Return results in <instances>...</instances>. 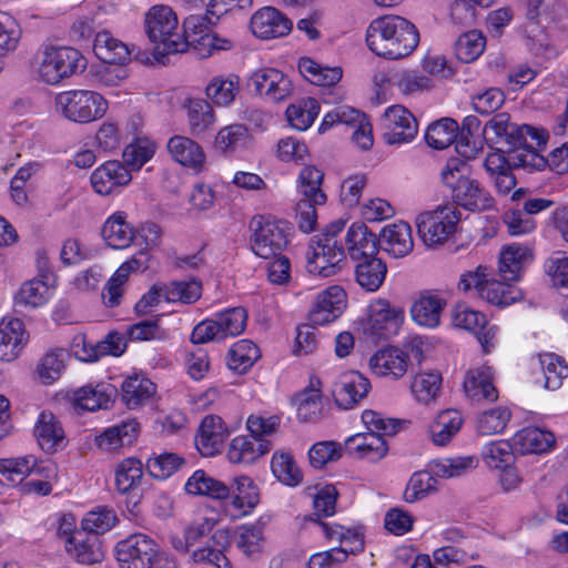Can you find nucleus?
Segmentation results:
<instances>
[{
	"label": "nucleus",
	"mask_w": 568,
	"mask_h": 568,
	"mask_svg": "<svg viewBox=\"0 0 568 568\" xmlns=\"http://www.w3.org/2000/svg\"><path fill=\"white\" fill-rule=\"evenodd\" d=\"M369 50L387 60H399L410 55L419 43L415 24L407 19L387 14L374 19L366 31Z\"/></svg>",
	"instance_id": "obj_1"
},
{
	"label": "nucleus",
	"mask_w": 568,
	"mask_h": 568,
	"mask_svg": "<svg viewBox=\"0 0 568 568\" xmlns=\"http://www.w3.org/2000/svg\"><path fill=\"white\" fill-rule=\"evenodd\" d=\"M232 488L209 476L203 470H196L186 481L185 490L192 495H203L214 499L232 498L231 505L237 511L233 516L244 515L260 501L258 489L247 476L234 478Z\"/></svg>",
	"instance_id": "obj_2"
},
{
	"label": "nucleus",
	"mask_w": 568,
	"mask_h": 568,
	"mask_svg": "<svg viewBox=\"0 0 568 568\" xmlns=\"http://www.w3.org/2000/svg\"><path fill=\"white\" fill-rule=\"evenodd\" d=\"M280 427V417L251 415L246 420L247 436H236L229 445L227 457L233 464H253L273 447L270 436Z\"/></svg>",
	"instance_id": "obj_3"
},
{
	"label": "nucleus",
	"mask_w": 568,
	"mask_h": 568,
	"mask_svg": "<svg viewBox=\"0 0 568 568\" xmlns=\"http://www.w3.org/2000/svg\"><path fill=\"white\" fill-rule=\"evenodd\" d=\"M345 222H332L318 235L314 236L306 253L307 271L322 277L335 275L345 260V247L338 235L343 232Z\"/></svg>",
	"instance_id": "obj_4"
},
{
	"label": "nucleus",
	"mask_w": 568,
	"mask_h": 568,
	"mask_svg": "<svg viewBox=\"0 0 568 568\" xmlns=\"http://www.w3.org/2000/svg\"><path fill=\"white\" fill-rule=\"evenodd\" d=\"M466 163L449 159L442 171L443 183L450 189L453 202L469 211H487L495 206L490 193L475 179L463 174Z\"/></svg>",
	"instance_id": "obj_5"
},
{
	"label": "nucleus",
	"mask_w": 568,
	"mask_h": 568,
	"mask_svg": "<svg viewBox=\"0 0 568 568\" xmlns=\"http://www.w3.org/2000/svg\"><path fill=\"white\" fill-rule=\"evenodd\" d=\"M145 31L149 39L156 43L154 55L164 57L170 53H182L186 51L185 42H182L181 34L174 32L178 27V18L168 6H154L145 14Z\"/></svg>",
	"instance_id": "obj_6"
},
{
	"label": "nucleus",
	"mask_w": 568,
	"mask_h": 568,
	"mask_svg": "<svg viewBox=\"0 0 568 568\" xmlns=\"http://www.w3.org/2000/svg\"><path fill=\"white\" fill-rule=\"evenodd\" d=\"M87 61L81 52L71 47H44L40 52L39 75L43 82L54 85L63 79L82 72Z\"/></svg>",
	"instance_id": "obj_7"
},
{
	"label": "nucleus",
	"mask_w": 568,
	"mask_h": 568,
	"mask_svg": "<svg viewBox=\"0 0 568 568\" xmlns=\"http://www.w3.org/2000/svg\"><path fill=\"white\" fill-rule=\"evenodd\" d=\"M251 247L255 255L262 258H273L287 247L290 227L287 223L257 215L251 220Z\"/></svg>",
	"instance_id": "obj_8"
},
{
	"label": "nucleus",
	"mask_w": 568,
	"mask_h": 568,
	"mask_svg": "<svg viewBox=\"0 0 568 568\" xmlns=\"http://www.w3.org/2000/svg\"><path fill=\"white\" fill-rule=\"evenodd\" d=\"M55 109L70 121L89 123L105 114L108 103L94 91L72 90L55 97Z\"/></svg>",
	"instance_id": "obj_9"
},
{
	"label": "nucleus",
	"mask_w": 568,
	"mask_h": 568,
	"mask_svg": "<svg viewBox=\"0 0 568 568\" xmlns=\"http://www.w3.org/2000/svg\"><path fill=\"white\" fill-rule=\"evenodd\" d=\"M460 212L454 205L438 206L417 217L418 234L427 246L443 244L456 231Z\"/></svg>",
	"instance_id": "obj_10"
},
{
	"label": "nucleus",
	"mask_w": 568,
	"mask_h": 568,
	"mask_svg": "<svg viewBox=\"0 0 568 568\" xmlns=\"http://www.w3.org/2000/svg\"><path fill=\"white\" fill-rule=\"evenodd\" d=\"M403 320L402 308L393 306L387 300H376L368 307L364 333L373 343L386 341L398 333Z\"/></svg>",
	"instance_id": "obj_11"
},
{
	"label": "nucleus",
	"mask_w": 568,
	"mask_h": 568,
	"mask_svg": "<svg viewBox=\"0 0 568 568\" xmlns=\"http://www.w3.org/2000/svg\"><path fill=\"white\" fill-rule=\"evenodd\" d=\"M156 555V542L144 534L131 535L115 546L120 568H151Z\"/></svg>",
	"instance_id": "obj_12"
},
{
	"label": "nucleus",
	"mask_w": 568,
	"mask_h": 568,
	"mask_svg": "<svg viewBox=\"0 0 568 568\" xmlns=\"http://www.w3.org/2000/svg\"><path fill=\"white\" fill-rule=\"evenodd\" d=\"M383 128L384 141L389 145L409 143L418 132L417 120L402 105H392L386 109L383 115Z\"/></svg>",
	"instance_id": "obj_13"
},
{
	"label": "nucleus",
	"mask_w": 568,
	"mask_h": 568,
	"mask_svg": "<svg viewBox=\"0 0 568 568\" xmlns=\"http://www.w3.org/2000/svg\"><path fill=\"white\" fill-rule=\"evenodd\" d=\"M371 389L369 381L357 371L342 373L334 382L332 395L336 405L343 409H352Z\"/></svg>",
	"instance_id": "obj_14"
},
{
	"label": "nucleus",
	"mask_w": 568,
	"mask_h": 568,
	"mask_svg": "<svg viewBox=\"0 0 568 568\" xmlns=\"http://www.w3.org/2000/svg\"><path fill=\"white\" fill-rule=\"evenodd\" d=\"M254 91L273 102L286 99L292 92V82L286 74L273 68L255 71L248 81Z\"/></svg>",
	"instance_id": "obj_15"
},
{
	"label": "nucleus",
	"mask_w": 568,
	"mask_h": 568,
	"mask_svg": "<svg viewBox=\"0 0 568 568\" xmlns=\"http://www.w3.org/2000/svg\"><path fill=\"white\" fill-rule=\"evenodd\" d=\"M131 180L130 169L118 160L104 162L92 172L90 178L94 192L100 195L115 193L128 185Z\"/></svg>",
	"instance_id": "obj_16"
},
{
	"label": "nucleus",
	"mask_w": 568,
	"mask_h": 568,
	"mask_svg": "<svg viewBox=\"0 0 568 568\" xmlns=\"http://www.w3.org/2000/svg\"><path fill=\"white\" fill-rule=\"evenodd\" d=\"M65 550L71 558L82 565L101 562L104 558L100 537L88 530L73 531L65 541Z\"/></svg>",
	"instance_id": "obj_17"
},
{
	"label": "nucleus",
	"mask_w": 568,
	"mask_h": 568,
	"mask_svg": "<svg viewBox=\"0 0 568 568\" xmlns=\"http://www.w3.org/2000/svg\"><path fill=\"white\" fill-rule=\"evenodd\" d=\"M0 474L8 483L16 485L21 484L24 477L30 474L44 475L47 479L54 477L57 467L53 463L40 465L37 458L30 455L19 458L0 459Z\"/></svg>",
	"instance_id": "obj_18"
},
{
	"label": "nucleus",
	"mask_w": 568,
	"mask_h": 568,
	"mask_svg": "<svg viewBox=\"0 0 568 568\" xmlns=\"http://www.w3.org/2000/svg\"><path fill=\"white\" fill-rule=\"evenodd\" d=\"M525 9L526 18L541 27L549 29L551 27L564 26L567 19V10L559 0H519Z\"/></svg>",
	"instance_id": "obj_19"
},
{
	"label": "nucleus",
	"mask_w": 568,
	"mask_h": 568,
	"mask_svg": "<svg viewBox=\"0 0 568 568\" xmlns=\"http://www.w3.org/2000/svg\"><path fill=\"white\" fill-rule=\"evenodd\" d=\"M292 27V21L273 7L262 8L251 18L252 32L261 39L284 37Z\"/></svg>",
	"instance_id": "obj_20"
},
{
	"label": "nucleus",
	"mask_w": 568,
	"mask_h": 568,
	"mask_svg": "<svg viewBox=\"0 0 568 568\" xmlns=\"http://www.w3.org/2000/svg\"><path fill=\"white\" fill-rule=\"evenodd\" d=\"M345 252L353 261L375 257L378 253L379 242L364 223H353L345 235Z\"/></svg>",
	"instance_id": "obj_21"
},
{
	"label": "nucleus",
	"mask_w": 568,
	"mask_h": 568,
	"mask_svg": "<svg viewBox=\"0 0 568 568\" xmlns=\"http://www.w3.org/2000/svg\"><path fill=\"white\" fill-rule=\"evenodd\" d=\"M27 342L28 334L21 320L12 317L0 322V361L18 358Z\"/></svg>",
	"instance_id": "obj_22"
},
{
	"label": "nucleus",
	"mask_w": 568,
	"mask_h": 568,
	"mask_svg": "<svg viewBox=\"0 0 568 568\" xmlns=\"http://www.w3.org/2000/svg\"><path fill=\"white\" fill-rule=\"evenodd\" d=\"M229 429L220 416L210 415L202 420L195 436V446L201 455L209 457L216 454L226 437Z\"/></svg>",
	"instance_id": "obj_23"
},
{
	"label": "nucleus",
	"mask_w": 568,
	"mask_h": 568,
	"mask_svg": "<svg viewBox=\"0 0 568 568\" xmlns=\"http://www.w3.org/2000/svg\"><path fill=\"white\" fill-rule=\"evenodd\" d=\"M168 151L172 159L183 166L201 172L205 165L203 148L184 135H174L168 141Z\"/></svg>",
	"instance_id": "obj_24"
},
{
	"label": "nucleus",
	"mask_w": 568,
	"mask_h": 568,
	"mask_svg": "<svg viewBox=\"0 0 568 568\" xmlns=\"http://www.w3.org/2000/svg\"><path fill=\"white\" fill-rule=\"evenodd\" d=\"M345 452L358 458L377 462L387 454L388 446L382 435L367 432L348 437L345 440Z\"/></svg>",
	"instance_id": "obj_25"
},
{
	"label": "nucleus",
	"mask_w": 568,
	"mask_h": 568,
	"mask_svg": "<svg viewBox=\"0 0 568 568\" xmlns=\"http://www.w3.org/2000/svg\"><path fill=\"white\" fill-rule=\"evenodd\" d=\"M230 544L229 531L217 529L206 541L205 547L194 550L191 558L196 564H207L215 568H231V564L224 554Z\"/></svg>",
	"instance_id": "obj_26"
},
{
	"label": "nucleus",
	"mask_w": 568,
	"mask_h": 568,
	"mask_svg": "<svg viewBox=\"0 0 568 568\" xmlns=\"http://www.w3.org/2000/svg\"><path fill=\"white\" fill-rule=\"evenodd\" d=\"M379 247L394 257H404L413 251L412 229L406 222L385 226L378 237Z\"/></svg>",
	"instance_id": "obj_27"
},
{
	"label": "nucleus",
	"mask_w": 568,
	"mask_h": 568,
	"mask_svg": "<svg viewBox=\"0 0 568 568\" xmlns=\"http://www.w3.org/2000/svg\"><path fill=\"white\" fill-rule=\"evenodd\" d=\"M139 423L134 419L110 426L101 432L94 439L95 445L104 452H116L130 446L136 438Z\"/></svg>",
	"instance_id": "obj_28"
},
{
	"label": "nucleus",
	"mask_w": 568,
	"mask_h": 568,
	"mask_svg": "<svg viewBox=\"0 0 568 568\" xmlns=\"http://www.w3.org/2000/svg\"><path fill=\"white\" fill-rule=\"evenodd\" d=\"M446 304V300L438 294L429 291L425 292L412 305V317L422 326L429 328L437 327Z\"/></svg>",
	"instance_id": "obj_29"
},
{
	"label": "nucleus",
	"mask_w": 568,
	"mask_h": 568,
	"mask_svg": "<svg viewBox=\"0 0 568 568\" xmlns=\"http://www.w3.org/2000/svg\"><path fill=\"white\" fill-rule=\"evenodd\" d=\"M464 390L467 397L473 400H496L498 392L493 384L491 368L480 366L468 371L464 379Z\"/></svg>",
	"instance_id": "obj_30"
},
{
	"label": "nucleus",
	"mask_w": 568,
	"mask_h": 568,
	"mask_svg": "<svg viewBox=\"0 0 568 568\" xmlns=\"http://www.w3.org/2000/svg\"><path fill=\"white\" fill-rule=\"evenodd\" d=\"M34 435L40 448L53 454L64 445V432L57 419L50 412H42L34 426Z\"/></svg>",
	"instance_id": "obj_31"
},
{
	"label": "nucleus",
	"mask_w": 568,
	"mask_h": 568,
	"mask_svg": "<svg viewBox=\"0 0 568 568\" xmlns=\"http://www.w3.org/2000/svg\"><path fill=\"white\" fill-rule=\"evenodd\" d=\"M407 355L400 349L389 347L378 351L369 359V366L378 376H392L397 379L407 371Z\"/></svg>",
	"instance_id": "obj_32"
},
{
	"label": "nucleus",
	"mask_w": 568,
	"mask_h": 568,
	"mask_svg": "<svg viewBox=\"0 0 568 568\" xmlns=\"http://www.w3.org/2000/svg\"><path fill=\"white\" fill-rule=\"evenodd\" d=\"M95 55L106 64H125L131 61L132 50L109 32H99L93 43Z\"/></svg>",
	"instance_id": "obj_33"
},
{
	"label": "nucleus",
	"mask_w": 568,
	"mask_h": 568,
	"mask_svg": "<svg viewBox=\"0 0 568 568\" xmlns=\"http://www.w3.org/2000/svg\"><path fill=\"white\" fill-rule=\"evenodd\" d=\"M531 250L521 244H509L500 253L499 274L503 281H517L526 263L531 261Z\"/></svg>",
	"instance_id": "obj_34"
},
{
	"label": "nucleus",
	"mask_w": 568,
	"mask_h": 568,
	"mask_svg": "<svg viewBox=\"0 0 568 568\" xmlns=\"http://www.w3.org/2000/svg\"><path fill=\"white\" fill-rule=\"evenodd\" d=\"M102 237L110 247L125 248L135 239V231L126 222L124 212L113 213L103 224Z\"/></svg>",
	"instance_id": "obj_35"
},
{
	"label": "nucleus",
	"mask_w": 568,
	"mask_h": 568,
	"mask_svg": "<svg viewBox=\"0 0 568 568\" xmlns=\"http://www.w3.org/2000/svg\"><path fill=\"white\" fill-rule=\"evenodd\" d=\"M513 442L521 454H541L554 446L555 436L538 427H526L515 434Z\"/></svg>",
	"instance_id": "obj_36"
},
{
	"label": "nucleus",
	"mask_w": 568,
	"mask_h": 568,
	"mask_svg": "<svg viewBox=\"0 0 568 568\" xmlns=\"http://www.w3.org/2000/svg\"><path fill=\"white\" fill-rule=\"evenodd\" d=\"M155 392V384L139 375L129 376L121 387L122 400L131 409L149 403Z\"/></svg>",
	"instance_id": "obj_37"
},
{
	"label": "nucleus",
	"mask_w": 568,
	"mask_h": 568,
	"mask_svg": "<svg viewBox=\"0 0 568 568\" xmlns=\"http://www.w3.org/2000/svg\"><path fill=\"white\" fill-rule=\"evenodd\" d=\"M355 266V278L361 287L367 292L377 291L385 281L387 274L386 263L375 257L357 261Z\"/></svg>",
	"instance_id": "obj_38"
},
{
	"label": "nucleus",
	"mask_w": 568,
	"mask_h": 568,
	"mask_svg": "<svg viewBox=\"0 0 568 568\" xmlns=\"http://www.w3.org/2000/svg\"><path fill=\"white\" fill-rule=\"evenodd\" d=\"M240 92V79L235 74L213 77L205 88L207 99L217 106L232 104Z\"/></svg>",
	"instance_id": "obj_39"
},
{
	"label": "nucleus",
	"mask_w": 568,
	"mask_h": 568,
	"mask_svg": "<svg viewBox=\"0 0 568 568\" xmlns=\"http://www.w3.org/2000/svg\"><path fill=\"white\" fill-rule=\"evenodd\" d=\"M300 73L315 85L331 87L336 84L343 75L339 67H323L311 58H301L298 61Z\"/></svg>",
	"instance_id": "obj_40"
},
{
	"label": "nucleus",
	"mask_w": 568,
	"mask_h": 568,
	"mask_svg": "<svg viewBox=\"0 0 568 568\" xmlns=\"http://www.w3.org/2000/svg\"><path fill=\"white\" fill-rule=\"evenodd\" d=\"M115 389L111 385L83 386L74 392V404L87 410L108 408Z\"/></svg>",
	"instance_id": "obj_41"
},
{
	"label": "nucleus",
	"mask_w": 568,
	"mask_h": 568,
	"mask_svg": "<svg viewBox=\"0 0 568 568\" xmlns=\"http://www.w3.org/2000/svg\"><path fill=\"white\" fill-rule=\"evenodd\" d=\"M462 425L463 418L458 410H443L430 425L433 443L438 446L446 445L459 432Z\"/></svg>",
	"instance_id": "obj_42"
},
{
	"label": "nucleus",
	"mask_w": 568,
	"mask_h": 568,
	"mask_svg": "<svg viewBox=\"0 0 568 568\" xmlns=\"http://www.w3.org/2000/svg\"><path fill=\"white\" fill-rule=\"evenodd\" d=\"M506 282L488 278L480 288V298L499 307H505L520 301L523 297L521 291Z\"/></svg>",
	"instance_id": "obj_43"
},
{
	"label": "nucleus",
	"mask_w": 568,
	"mask_h": 568,
	"mask_svg": "<svg viewBox=\"0 0 568 568\" xmlns=\"http://www.w3.org/2000/svg\"><path fill=\"white\" fill-rule=\"evenodd\" d=\"M213 16H211L207 11L205 14H190L183 21L184 32L181 36L182 42H185L186 50L189 47H194L195 49L201 48V42H203L204 36H210V27L216 23V20H213Z\"/></svg>",
	"instance_id": "obj_44"
},
{
	"label": "nucleus",
	"mask_w": 568,
	"mask_h": 568,
	"mask_svg": "<svg viewBox=\"0 0 568 568\" xmlns=\"http://www.w3.org/2000/svg\"><path fill=\"white\" fill-rule=\"evenodd\" d=\"M126 348V342L124 337L116 332L109 333L103 341H100L92 345L83 343V355L82 361L95 362L102 356L112 355L120 356Z\"/></svg>",
	"instance_id": "obj_45"
},
{
	"label": "nucleus",
	"mask_w": 568,
	"mask_h": 568,
	"mask_svg": "<svg viewBox=\"0 0 568 568\" xmlns=\"http://www.w3.org/2000/svg\"><path fill=\"white\" fill-rule=\"evenodd\" d=\"M539 364L544 373V386L547 389H558L562 385V381L568 377L566 361L555 353L540 354Z\"/></svg>",
	"instance_id": "obj_46"
},
{
	"label": "nucleus",
	"mask_w": 568,
	"mask_h": 568,
	"mask_svg": "<svg viewBox=\"0 0 568 568\" xmlns=\"http://www.w3.org/2000/svg\"><path fill=\"white\" fill-rule=\"evenodd\" d=\"M457 122L450 118H444L428 126L425 139L429 146L443 150L453 143L457 145Z\"/></svg>",
	"instance_id": "obj_47"
},
{
	"label": "nucleus",
	"mask_w": 568,
	"mask_h": 568,
	"mask_svg": "<svg viewBox=\"0 0 568 568\" xmlns=\"http://www.w3.org/2000/svg\"><path fill=\"white\" fill-rule=\"evenodd\" d=\"M143 477L141 460L130 457L122 460L115 470V485L118 491L126 494L140 486Z\"/></svg>",
	"instance_id": "obj_48"
},
{
	"label": "nucleus",
	"mask_w": 568,
	"mask_h": 568,
	"mask_svg": "<svg viewBox=\"0 0 568 568\" xmlns=\"http://www.w3.org/2000/svg\"><path fill=\"white\" fill-rule=\"evenodd\" d=\"M318 112L320 104L317 100L314 98H307L297 104H291L286 109V118L293 128L304 131L313 124Z\"/></svg>",
	"instance_id": "obj_49"
},
{
	"label": "nucleus",
	"mask_w": 568,
	"mask_h": 568,
	"mask_svg": "<svg viewBox=\"0 0 568 568\" xmlns=\"http://www.w3.org/2000/svg\"><path fill=\"white\" fill-rule=\"evenodd\" d=\"M258 358V348L247 339L236 342L227 354V366L240 374L245 373Z\"/></svg>",
	"instance_id": "obj_50"
},
{
	"label": "nucleus",
	"mask_w": 568,
	"mask_h": 568,
	"mask_svg": "<svg viewBox=\"0 0 568 568\" xmlns=\"http://www.w3.org/2000/svg\"><path fill=\"white\" fill-rule=\"evenodd\" d=\"M486 38L480 31L471 30L459 36L455 42V54L465 63L475 61L485 50Z\"/></svg>",
	"instance_id": "obj_51"
},
{
	"label": "nucleus",
	"mask_w": 568,
	"mask_h": 568,
	"mask_svg": "<svg viewBox=\"0 0 568 568\" xmlns=\"http://www.w3.org/2000/svg\"><path fill=\"white\" fill-rule=\"evenodd\" d=\"M190 131L194 136L205 132L214 122L212 104L203 99L191 101L187 108Z\"/></svg>",
	"instance_id": "obj_52"
},
{
	"label": "nucleus",
	"mask_w": 568,
	"mask_h": 568,
	"mask_svg": "<svg viewBox=\"0 0 568 568\" xmlns=\"http://www.w3.org/2000/svg\"><path fill=\"white\" fill-rule=\"evenodd\" d=\"M163 292L168 302L193 304L202 295V283L196 280L176 281L164 285Z\"/></svg>",
	"instance_id": "obj_53"
},
{
	"label": "nucleus",
	"mask_w": 568,
	"mask_h": 568,
	"mask_svg": "<svg viewBox=\"0 0 568 568\" xmlns=\"http://www.w3.org/2000/svg\"><path fill=\"white\" fill-rule=\"evenodd\" d=\"M510 417L511 413L507 407L499 406L485 410L477 418V432L483 436L499 434L506 428Z\"/></svg>",
	"instance_id": "obj_54"
},
{
	"label": "nucleus",
	"mask_w": 568,
	"mask_h": 568,
	"mask_svg": "<svg viewBox=\"0 0 568 568\" xmlns=\"http://www.w3.org/2000/svg\"><path fill=\"white\" fill-rule=\"evenodd\" d=\"M271 468L274 476L285 485L296 486L302 481V473L290 453H275Z\"/></svg>",
	"instance_id": "obj_55"
},
{
	"label": "nucleus",
	"mask_w": 568,
	"mask_h": 568,
	"mask_svg": "<svg viewBox=\"0 0 568 568\" xmlns=\"http://www.w3.org/2000/svg\"><path fill=\"white\" fill-rule=\"evenodd\" d=\"M64 367L65 353L62 349H51L39 361L37 374L43 384L50 385L60 378Z\"/></svg>",
	"instance_id": "obj_56"
},
{
	"label": "nucleus",
	"mask_w": 568,
	"mask_h": 568,
	"mask_svg": "<svg viewBox=\"0 0 568 568\" xmlns=\"http://www.w3.org/2000/svg\"><path fill=\"white\" fill-rule=\"evenodd\" d=\"M301 193L305 197H310L314 203L325 204L326 194L321 189L324 173L316 166H305L300 172Z\"/></svg>",
	"instance_id": "obj_57"
},
{
	"label": "nucleus",
	"mask_w": 568,
	"mask_h": 568,
	"mask_svg": "<svg viewBox=\"0 0 568 568\" xmlns=\"http://www.w3.org/2000/svg\"><path fill=\"white\" fill-rule=\"evenodd\" d=\"M118 523L115 511L106 506H100L89 511L82 519V530L95 534L98 537L112 529Z\"/></svg>",
	"instance_id": "obj_58"
},
{
	"label": "nucleus",
	"mask_w": 568,
	"mask_h": 568,
	"mask_svg": "<svg viewBox=\"0 0 568 568\" xmlns=\"http://www.w3.org/2000/svg\"><path fill=\"white\" fill-rule=\"evenodd\" d=\"M155 153V144L148 140H136L125 146L123 164L131 171H139Z\"/></svg>",
	"instance_id": "obj_59"
},
{
	"label": "nucleus",
	"mask_w": 568,
	"mask_h": 568,
	"mask_svg": "<svg viewBox=\"0 0 568 568\" xmlns=\"http://www.w3.org/2000/svg\"><path fill=\"white\" fill-rule=\"evenodd\" d=\"M442 376L438 373H424L414 377L410 388L415 398L424 404L434 400L439 394Z\"/></svg>",
	"instance_id": "obj_60"
},
{
	"label": "nucleus",
	"mask_w": 568,
	"mask_h": 568,
	"mask_svg": "<svg viewBox=\"0 0 568 568\" xmlns=\"http://www.w3.org/2000/svg\"><path fill=\"white\" fill-rule=\"evenodd\" d=\"M185 464V459L175 453H162L149 458L146 468L150 475L158 479H165L178 471Z\"/></svg>",
	"instance_id": "obj_61"
},
{
	"label": "nucleus",
	"mask_w": 568,
	"mask_h": 568,
	"mask_svg": "<svg viewBox=\"0 0 568 568\" xmlns=\"http://www.w3.org/2000/svg\"><path fill=\"white\" fill-rule=\"evenodd\" d=\"M50 288L41 280L33 278L23 283L18 294L16 295V303L26 306H41L49 297Z\"/></svg>",
	"instance_id": "obj_62"
},
{
	"label": "nucleus",
	"mask_w": 568,
	"mask_h": 568,
	"mask_svg": "<svg viewBox=\"0 0 568 568\" xmlns=\"http://www.w3.org/2000/svg\"><path fill=\"white\" fill-rule=\"evenodd\" d=\"M246 311L242 307L226 310L216 315L223 339L240 335L246 326Z\"/></svg>",
	"instance_id": "obj_63"
},
{
	"label": "nucleus",
	"mask_w": 568,
	"mask_h": 568,
	"mask_svg": "<svg viewBox=\"0 0 568 568\" xmlns=\"http://www.w3.org/2000/svg\"><path fill=\"white\" fill-rule=\"evenodd\" d=\"M341 457L342 446L333 440L318 442L314 444L308 452L310 463L316 469H322L328 463L336 462Z\"/></svg>",
	"instance_id": "obj_64"
}]
</instances>
